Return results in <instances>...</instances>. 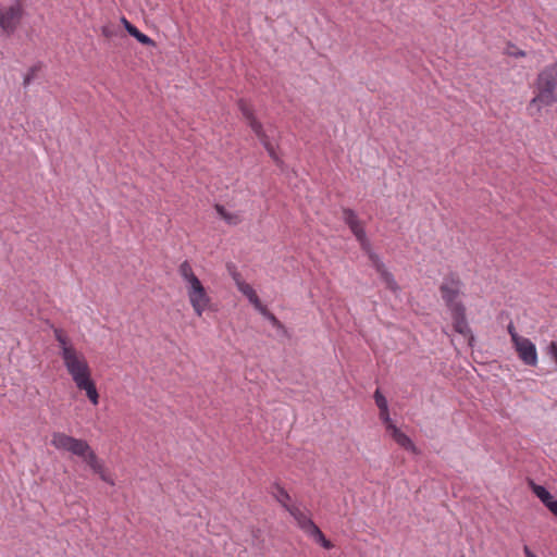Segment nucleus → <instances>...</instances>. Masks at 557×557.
<instances>
[{
	"label": "nucleus",
	"mask_w": 557,
	"mask_h": 557,
	"mask_svg": "<svg viewBox=\"0 0 557 557\" xmlns=\"http://www.w3.org/2000/svg\"><path fill=\"white\" fill-rule=\"evenodd\" d=\"M53 336L58 343L59 356L66 373L72 379L76 388L86 394L90 404L97 406L100 396L86 355L74 345L65 330L54 327Z\"/></svg>",
	"instance_id": "f257e3e1"
},
{
	"label": "nucleus",
	"mask_w": 557,
	"mask_h": 557,
	"mask_svg": "<svg viewBox=\"0 0 557 557\" xmlns=\"http://www.w3.org/2000/svg\"><path fill=\"white\" fill-rule=\"evenodd\" d=\"M51 445L59 451L70 453L81 458L102 482L111 486L115 485L113 473L108 469L104 461L97 455L87 441L74 437L64 432H53L51 435Z\"/></svg>",
	"instance_id": "f03ea898"
},
{
	"label": "nucleus",
	"mask_w": 557,
	"mask_h": 557,
	"mask_svg": "<svg viewBox=\"0 0 557 557\" xmlns=\"http://www.w3.org/2000/svg\"><path fill=\"white\" fill-rule=\"evenodd\" d=\"M533 98L527 106L530 116H539L546 108L557 103V62L543 67L533 85Z\"/></svg>",
	"instance_id": "7ed1b4c3"
},
{
	"label": "nucleus",
	"mask_w": 557,
	"mask_h": 557,
	"mask_svg": "<svg viewBox=\"0 0 557 557\" xmlns=\"http://www.w3.org/2000/svg\"><path fill=\"white\" fill-rule=\"evenodd\" d=\"M178 274L184 282L188 301L194 313L200 318L211 307V297L202 282L196 275L193 265L185 260L178 265Z\"/></svg>",
	"instance_id": "20e7f679"
},
{
	"label": "nucleus",
	"mask_w": 557,
	"mask_h": 557,
	"mask_svg": "<svg viewBox=\"0 0 557 557\" xmlns=\"http://www.w3.org/2000/svg\"><path fill=\"white\" fill-rule=\"evenodd\" d=\"M462 288L463 284L457 274L450 273L443 278L440 292L448 309L463 306L460 300L463 294Z\"/></svg>",
	"instance_id": "39448f33"
},
{
	"label": "nucleus",
	"mask_w": 557,
	"mask_h": 557,
	"mask_svg": "<svg viewBox=\"0 0 557 557\" xmlns=\"http://www.w3.org/2000/svg\"><path fill=\"white\" fill-rule=\"evenodd\" d=\"M23 17V8L20 3L0 8V28L7 35L13 34Z\"/></svg>",
	"instance_id": "423d86ee"
},
{
	"label": "nucleus",
	"mask_w": 557,
	"mask_h": 557,
	"mask_svg": "<svg viewBox=\"0 0 557 557\" xmlns=\"http://www.w3.org/2000/svg\"><path fill=\"white\" fill-rule=\"evenodd\" d=\"M343 220L355 235L356 239L360 244V247L368 251L370 243L367 238L363 222L358 218L357 213L351 209L343 210Z\"/></svg>",
	"instance_id": "0eeeda50"
},
{
	"label": "nucleus",
	"mask_w": 557,
	"mask_h": 557,
	"mask_svg": "<svg viewBox=\"0 0 557 557\" xmlns=\"http://www.w3.org/2000/svg\"><path fill=\"white\" fill-rule=\"evenodd\" d=\"M519 359L527 366L535 367L539 362L535 344L528 337H515L512 343Z\"/></svg>",
	"instance_id": "6e6552de"
},
{
	"label": "nucleus",
	"mask_w": 557,
	"mask_h": 557,
	"mask_svg": "<svg viewBox=\"0 0 557 557\" xmlns=\"http://www.w3.org/2000/svg\"><path fill=\"white\" fill-rule=\"evenodd\" d=\"M451 318H453V325L454 330L468 338L469 344L473 341V336L471 334V330L468 325L467 319H466V308L462 307H456L454 309H449Z\"/></svg>",
	"instance_id": "1a4fd4ad"
},
{
	"label": "nucleus",
	"mask_w": 557,
	"mask_h": 557,
	"mask_svg": "<svg viewBox=\"0 0 557 557\" xmlns=\"http://www.w3.org/2000/svg\"><path fill=\"white\" fill-rule=\"evenodd\" d=\"M238 109L255 135H262L263 125L257 119L251 103L245 99L238 100Z\"/></svg>",
	"instance_id": "9d476101"
},
{
	"label": "nucleus",
	"mask_w": 557,
	"mask_h": 557,
	"mask_svg": "<svg viewBox=\"0 0 557 557\" xmlns=\"http://www.w3.org/2000/svg\"><path fill=\"white\" fill-rule=\"evenodd\" d=\"M287 511L295 519L297 525L308 534L317 524L312 521L311 515L307 509L294 504Z\"/></svg>",
	"instance_id": "9b49d317"
},
{
	"label": "nucleus",
	"mask_w": 557,
	"mask_h": 557,
	"mask_svg": "<svg viewBox=\"0 0 557 557\" xmlns=\"http://www.w3.org/2000/svg\"><path fill=\"white\" fill-rule=\"evenodd\" d=\"M369 257L372 262V265L380 275L382 282L385 284L386 288L394 293L397 292L399 289V286L395 281L393 274L386 269L385 264L381 261V259L375 253L372 252L369 255Z\"/></svg>",
	"instance_id": "f8f14e48"
},
{
	"label": "nucleus",
	"mask_w": 557,
	"mask_h": 557,
	"mask_svg": "<svg viewBox=\"0 0 557 557\" xmlns=\"http://www.w3.org/2000/svg\"><path fill=\"white\" fill-rule=\"evenodd\" d=\"M529 486L548 510L557 517V500L553 495L544 486L535 484L533 481L529 482Z\"/></svg>",
	"instance_id": "ddd939ff"
},
{
	"label": "nucleus",
	"mask_w": 557,
	"mask_h": 557,
	"mask_svg": "<svg viewBox=\"0 0 557 557\" xmlns=\"http://www.w3.org/2000/svg\"><path fill=\"white\" fill-rule=\"evenodd\" d=\"M388 433L401 448L416 455L419 454L417 446L413 444L410 437L401 432L397 426H391V431H388Z\"/></svg>",
	"instance_id": "4468645a"
},
{
	"label": "nucleus",
	"mask_w": 557,
	"mask_h": 557,
	"mask_svg": "<svg viewBox=\"0 0 557 557\" xmlns=\"http://www.w3.org/2000/svg\"><path fill=\"white\" fill-rule=\"evenodd\" d=\"M238 290L244 294L259 312H265V307L260 301L256 290L248 283H238Z\"/></svg>",
	"instance_id": "2eb2a0df"
},
{
	"label": "nucleus",
	"mask_w": 557,
	"mask_h": 557,
	"mask_svg": "<svg viewBox=\"0 0 557 557\" xmlns=\"http://www.w3.org/2000/svg\"><path fill=\"white\" fill-rule=\"evenodd\" d=\"M123 24L128 32L129 35L135 37L140 44L147 45V46H154V41L147 36L146 34L141 33L137 27H135L133 24H131L126 18H123Z\"/></svg>",
	"instance_id": "dca6fc26"
},
{
	"label": "nucleus",
	"mask_w": 557,
	"mask_h": 557,
	"mask_svg": "<svg viewBox=\"0 0 557 557\" xmlns=\"http://www.w3.org/2000/svg\"><path fill=\"white\" fill-rule=\"evenodd\" d=\"M272 495L273 497L287 510L290 506L294 505L292 503L290 496L287 491L282 487L280 484H275L272 486Z\"/></svg>",
	"instance_id": "f3484780"
},
{
	"label": "nucleus",
	"mask_w": 557,
	"mask_h": 557,
	"mask_svg": "<svg viewBox=\"0 0 557 557\" xmlns=\"http://www.w3.org/2000/svg\"><path fill=\"white\" fill-rule=\"evenodd\" d=\"M215 210L221 219L231 225H237L242 221V218L238 213L230 212L221 205H215Z\"/></svg>",
	"instance_id": "a211bd4d"
},
{
	"label": "nucleus",
	"mask_w": 557,
	"mask_h": 557,
	"mask_svg": "<svg viewBox=\"0 0 557 557\" xmlns=\"http://www.w3.org/2000/svg\"><path fill=\"white\" fill-rule=\"evenodd\" d=\"M309 536L313 537L322 547H324L325 549H331L333 547V544L331 541H329L324 534L322 533V531L320 530V528L318 525H315L309 533H308Z\"/></svg>",
	"instance_id": "6ab92c4d"
},
{
	"label": "nucleus",
	"mask_w": 557,
	"mask_h": 557,
	"mask_svg": "<svg viewBox=\"0 0 557 557\" xmlns=\"http://www.w3.org/2000/svg\"><path fill=\"white\" fill-rule=\"evenodd\" d=\"M260 143L263 145L269 156L275 161L278 162V157L276 154L274 146L271 144L269 136L265 134L264 129L262 131V135H256Z\"/></svg>",
	"instance_id": "aec40b11"
},
{
	"label": "nucleus",
	"mask_w": 557,
	"mask_h": 557,
	"mask_svg": "<svg viewBox=\"0 0 557 557\" xmlns=\"http://www.w3.org/2000/svg\"><path fill=\"white\" fill-rule=\"evenodd\" d=\"M374 399L380 411H384V409L388 408L386 398L381 394L379 389L374 393Z\"/></svg>",
	"instance_id": "412c9836"
},
{
	"label": "nucleus",
	"mask_w": 557,
	"mask_h": 557,
	"mask_svg": "<svg viewBox=\"0 0 557 557\" xmlns=\"http://www.w3.org/2000/svg\"><path fill=\"white\" fill-rule=\"evenodd\" d=\"M380 419L385 424L387 432L391 431V426H396L389 418L388 408L384 409V411H380Z\"/></svg>",
	"instance_id": "4be33fe9"
},
{
	"label": "nucleus",
	"mask_w": 557,
	"mask_h": 557,
	"mask_svg": "<svg viewBox=\"0 0 557 557\" xmlns=\"http://www.w3.org/2000/svg\"><path fill=\"white\" fill-rule=\"evenodd\" d=\"M547 354L550 356V358L554 360V362L557 364V342H550L547 346Z\"/></svg>",
	"instance_id": "5701e85b"
},
{
	"label": "nucleus",
	"mask_w": 557,
	"mask_h": 557,
	"mask_svg": "<svg viewBox=\"0 0 557 557\" xmlns=\"http://www.w3.org/2000/svg\"><path fill=\"white\" fill-rule=\"evenodd\" d=\"M260 313L263 314L274 326H276V327L281 326V323L276 319V317L273 313H271L267 308H265V312H260Z\"/></svg>",
	"instance_id": "b1692460"
},
{
	"label": "nucleus",
	"mask_w": 557,
	"mask_h": 557,
	"mask_svg": "<svg viewBox=\"0 0 557 557\" xmlns=\"http://www.w3.org/2000/svg\"><path fill=\"white\" fill-rule=\"evenodd\" d=\"M507 331L510 335V338H511V342L513 343L515 342V337H522L521 335L518 334V332L516 331V327L513 325L512 322H510L507 326Z\"/></svg>",
	"instance_id": "393cba45"
},
{
	"label": "nucleus",
	"mask_w": 557,
	"mask_h": 557,
	"mask_svg": "<svg viewBox=\"0 0 557 557\" xmlns=\"http://www.w3.org/2000/svg\"><path fill=\"white\" fill-rule=\"evenodd\" d=\"M232 277H233V280H234V282H235V284H236V286H237V287H238V283H246V282L242 278V275H240L238 272H236V271H234V272L232 273Z\"/></svg>",
	"instance_id": "a878e982"
},
{
	"label": "nucleus",
	"mask_w": 557,
	"mask_h": 557,
	"mask_svg": "<svg viewBox=\"0 0 557 557\" xmlns=\"http://www.w3.org/2000/svg\"><path fill=\"white\" fill-rule=\"evenodd\" d=\"M523 552L525 557H537L534 553L531 552V549L528 546H524Z\"/></svg>",
	"instance_id": "bb28decb"
},
{
	"label": "nucleus",
	"mask_w": 557,
	"mask_h": 557,
	"mask_svg": "<svg viewBox=\"0 0 557 557\" xmlns=\"http://www.w3.org/2000/svg\"><path fill=\"white\" fill-rule=\"evenodd\" d=\"M30 79H32V75H27L25 78H24V85H28L30 83Z\"/></svg>",
	"instance_id": "cd10ccee"
},
{
	"label": "nucleus",
	"mask_w": 557,
	"mask_h": 557,
	"mask_svg": "<svg viewBox=\"0 0 557 557\" xmlns=\"http://www.w3.org/2000/svg\"><path fill=\"white\" fill-rule=\"evenodd\" d=\"M515 55H517V57H524L525 53L523 51H518V52L515 53Z\"/></svg>",
	"instance_id": "c85d7f7f"
}]
</instances>
